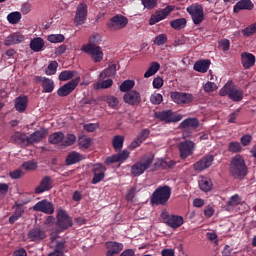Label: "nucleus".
Segmentation results:
<instances>
[{
  "instance_id": "nucleus-1",
  "label": "nucleus",
  "mask_w": 256,
  "mask_h": 256,
  "mask_svg": "<svg viewBox=\"0 0 256 256\" xmlns=\"http://www.w3.org/2000/svg\"><path fill=\"white\" fill-rule=\"evenodd\" d=\"M247 173H249V171L243 156L237 154L232 157L230 161V174L232 177H234V179H239V181H243V179L247 177Z\"/></svg>"
},
{
  "instance_id": "nucleus-37",
  "label": "nucleus",
  "mask_w": 256,
  "mask_h": 256,
  "mask_svg": "<svg viewBox=\"0 0 256 256\" xmlns=\"http://www.w3.org/2000/svg\"><path fill=\"white\" fill-rule=\"evenodd\" d=\"M63 139H65V134L63 132H56L49 136L48 141L52 145H63Z\"/></svg>"
},
{
  "instance_id": "nucleus-33",
  "label": "nucleus",
  "mask_w": 256,
  "mask_h": 256,
  "mask_svg": "<svg viewBox=\"0 0 256 256\" xmlns=\"http://www.w3.org/2000/svg\"><path fill=\"white\" fill-rule=\"evenodd\" d=\"M209 65H211V60H200L194 64V71L198 73H207L209 71Z\"/></svg>"
},
{
  "instance_id": "nucleus-54",
  "label": "nucleus",
  "mask_w": 256,
  "mask_h": 256,
  "mask_svg": "<svg viewBox=\"0 0 256 256\" xmlns=\"http://www.w3.org/2000/svg\"><path fill=\"white\" fill-rule=\"evenodd\" d=\"M22 167L26 170V171H35V169H37V162H33V161H26L22 164Z\"/></svg>"
},
{
  "instance_id": "nucleus-42",
  "label": "nucleus",
  "mask_w": 256,
  "mask_h": 256,
  "mask_svg": "<svg viewBox=\"0 0 256 256\" xmlns=\"http://www.w3.org/2000/svg\"><path fill=\"white\" fill-rule=\"evenodd\" d=\"M47 41H49V43H63L65 36L63 34H50L47 36Z\"/></svg>"
},
{
  "instance_id": "nucleus-5",
  "label": "nucleus",
  "mask_w": 256,
  "mask_h": 256,
  "mask_svg": "<svg viewBox=\"0 0 256 256\" xmlns=\"http://www.w3.org/2000/svg\"><path fill=\"white\" fill-rule=\"evenodd\" d=\"M154 117L155 119H158V121L166 124L179 123V121L183 119V115L178 114L173 110L155 112Z\"/></svg>"
},
{
  "instance_id": "nucleus-49",
  "label": "nucleus",
  "mask_w": 256,
  "mask_h": 256,
  "mask_svg": "<svg viewBox=\"0 0 256 256\" xmlns=\"http://www.w3.org/2000/svg\"><path fill=\"white\" fill-rule=\"evenodd\" d=\"M167 35L166 34H160L157 35L154 39V45H157L158 47H161V45H165L167 43Z\"/></svg>"
},
{
  "instance_id": "nucleus-40",
  "label": "nucleus",
  "mask_w": 256,
  "mask_h": 256,
  "mask_svg": "<svg viewBox=\"0 0 256 256\" xmlns=\"http://www.w3.org/2000/svg\"><path fill=\"white\" fill-rule=\"evenodd\" d=\"M133 87H135V81L133 80H126L124 81L120 86H119V90L122 93H129V91H131V89H133Z\"/></svg>"
},
{
  "instance_id": "nucleus-50",
  "label": "nucleus",
  "mask_w": 256,
  "mask_h": 256,
  "mask_svg": "<svg viewBox=\"0 0 256 256\" xmlns=\"http://www.w3.org/2000/svg\"><path fill=\"white\" fill-rule=\"evenodd\" d=\"M150 102L152 105H161L163 102V95L160 93H155L150 96Z\"/></svg>"
},
{
  "instance_id": "nucleus-24",
  "label": "nucleus",
  "mask_w": 256,
  "mask_h": 256,
  "mask_svg": "<svg viewBox=\"0 0 256 256\" xmlns=\"http://www.w3.org/2000/svg\"><path fill=\"white\" fill-rule=\"evenodd\" d=\"M129 159V151L123 150L122 152L109 156L105 160V165H111L113 163H119L120 161H126Z\"/></svg>"
},
{
  "instance_id": "nucleus-41",
  "label": "nucleus",
  "mask_w": 256,
  "mask_h": 256,
  "mask_svg": "<svg viewBox=\"0 0 256 256\" xmlns=\"http://www.w3.org/2000/svg\"><path fill=\"white\" fill-rule=\"evenodd\" d=\"M228 151H230V153H241L243 151V146H241V143L233 141L229 143Z\"/></svg>"
},
{
  "instance_id": "nucleus-22",
  "label": "nucleus",
  "mask_w": 256,
  "mask_h": 256,
  "mask_svg": "<svg viewBox=\"0 0 256 256\" xmlns=\"http://www.w3.org/2000/svg\"><path fill=\"white\" fill-rule=\"evenodd\" d=\"M255 5L251 0H240L233 7V13H239V11H253Z\"/></svg>"
},
{
  "instance_id": "nucleus-35",
  "label": "nucleus",
  "mask_w": 256,
  "mask_h": 256,
  "mask_svg": "<svg viewBox=\"0 0 256 256\" xmlns=\"http://www.w3.org/2000/svg\"><path fill=\"white\" fill-rule=\"evenodd\" d=\"M117 73V64L110 65L107 69L101 72L99 75V81L107 79V77H113Z\"/></svg>"
},
{
  "instance_id": "nucleus-25",
  "label": "nucleus",
  "mask_w": 256,
  "mask_h": 256,
  "mask_svg": "<svg viewBox=\"0 0 256 256\" xmlns=\"http://www.w3.org/2000/svg\"><path fill=\"white\" fill-rule=\"evenodd\" d=\"M14 105L18 113H25L27 105H29V98L25 95H20L14 100Z\"/></svg>"
},
{
  "instance_id": "nucleus-6",
  "label": "nucleus",
  "mask_w": 256,
  "mask_h": 256,
  "mask_svg": "<svg viewBox=\"0 0 256 256\" xmlns=\"http://www.w3.org/2000/svg\"><path fill=\"white\" fill-rule=\"evenodd\" d=\"M129 23V19L127 17L116 14L113 16L106 24V28L108 31H121V29H125Z\"/></svg>"
},
{
  "instance_id": "nucleus-51",
  "label": "nucleus",
  "mask_w": 256,
  "mask_h": 256,
  "mask_svg": "<svg viewBox=\"0 0 256 256\" xmlns=\"http://www.w3.org/2000/svg\"><path fill=\"white\" fill-rule=\"evenodd\" d=\"M78 143L83 149H89V147H91V138L80 137Z\"/></svg>"
},
{
  "instance_id": "nucleus-55",
  "label": "nucleus",
  "mask_w": 256,
  "mask_h": 256,
  "mask_svg": "<svg viewBox=\"0 0 256 256\" xmlns=\"http://www.w3.org/2000/svg\"><path fill=\"white\" fill-rule=\"evenodd\" d=\"M23 175H25V172H23V170H21V169H16V170L9 172V177L11 179H21V177H23Z\"/></svg>"
},
{
  "instance_id": "nucleus-2",
  "label": "nucleus",
  "mask_w": 256,
  "mask_h": 256,
  "mask_svg": "<svg viewBox=\"0 0 256 256\" xmlns=\"http://www.w3.org/2000/svg\"><path fill=\"white\" fill-rule=\"evenodd\" d=\"M169 199H171V187L167 185L159 186L152 193L150 203L151 205H162V207H165L169 203Z\"/></svg>"
},
{
  "instance_id": "nucleus-58",
  "label": "nucleus",
  "mask_w": 256,
  "mask_h": 256,
  "mask_svg": "<svg viewBox=\"0 0 256 256\" xmlns=\"http://www.w3.org/2000/svg\"><path fill=\"white\" fill-rule=\"evenodd\" d=\"M142 4L146 9H155L157 0H142Z\"/></svg>"
},
{
  "instance_id": "nucleus-7",
  "label": "nucleus",
  "mask_w": 256,
  "mask_h": 256,
  "mask_svg": "<svg viewBox=\"0 0 256 256\" xmlns=\"http://www.w3.org/2000/svg\"><path fill=\"white\" fill-rule=\"evenodd\" d=\"M82 51L90 55L94 63H101L103 61V51L101 48L94 44H85L82 47Z\"/></svg>"
},
{
  "instance_id": "nucleus-10",
  "label": "nucleus",
  "mask_w": 256,
  "mask_h": 256,
  "mask_svg": "<svg viewBox=\"0 0 256 256\" xmlns=\"http://www.w3.org/2000/svg\"><path fill=\"white\" fill-rule=\"evenodd\" d=\"M213 161H215L213 154L205 155L193 164V169L198 172L205 171V169H209L213 165Z\"/></svg>"
},
{
  "instance_id": "nucleus-32",
  "label": "nucleus",
  "mask_w": 256,
  "mask_h": 256,
  "mask_svg": "<svg viewBox=\"0 0 256 256\" xmlns=\"http://www.w3.org/2000/svg\"><path fill=\"white\" fill-rule=\"evenodd\" d=\"M198 185L201 189V191H204V193H209L211 189H213V182L210 178L207 177H201L198 181Z\"/></svg>"
},
{
  "instance_id": "nucleus-27",
  "label": "nucleus",
  "mask_w": 256,
  "mask_h": 256,
  "mask_svg": "<svg viewBox=\"0 0 256 256\" xmlns=\"http://www.w3.org/2000/svg\"><path fill=\"white\" fill-rule=\"evenodd\" d=\"M255 61H256L255 55L249 52H244L241 54V62L244 69H251V67L255 65Z\"/></svg>"
},
{
  "instance_id": "nucleus-16",
  "label": "nucleus",
  "mask_w": 256,
  "mask_h": 256,
  "mask_svg": "<svg viewBox=\"0 0 256 256\" xmlns=\"http://www.w3.org/2000/svg\"><path fill=\"white\" fill-rule=\"evenodd\" d=\"M27 238L33 243H41V241L47 238V234L43 229L35 227L28 232Z\"/></svg>"
},
{
  "instance_id": "nucleus-59",
  "label": "nucleus",
  "mask_w": 256,
  "mask_h": 256,
  "mask_svg": "<svg viewBox=\"0 0 256 256\" xmlns=\"http://www.w3.org/2000/svg\"><path fill=\"white\" fill-rule=\"evenodd\" d=\"M252 137L249 134L243 135L240 138V143L244 146L247 147L248 145H251Z\"/></svg>"
},
{
  "instance_id": "nucleus-63",
  "label": "nucleus",
  "mask_w": 256,
  "mask_h": 256,
  "mask_svg": "<svg viewBox=\"0 0 256 256\" xmlns=\"http://www.w3.org/2000/svg\"><path fill=\"white\" fill-rule=\"evenodd\" d=\"M160 167H162V169H165V167H167V165L165 164V160H157L154 163V167L150 171H157V169H160Z\"/></svg>"
},
{
  "instance_id": "nucleus-38",
  "label": "nucleus",
  "mask_w": 256,
  "mask_h": 256,
  "mask_svg": "<svg viewBox=\"0 0 256 256\" xmlns=\"http://www.w3.org/2000/svg\"><path fill=\"white\" fill-rule=\"evenodd\" d=\"M161 69V64L159 62H152L148 68V70L144 73L145 79H149V77H153L157 71Z\"/></svg>"
},
{
  "instance_id": "nucleus-48",
  "label": "nucleus",
  "mask_w": 256,
  "mask_h": 256,
  "mask_svg": "<svg viewBox=\"0 0 256 256\" xmlns=\"http://www.w3.org/2000/svg\"><path fill=\"white\" fill-rule=\"evenodd\" d=\"M239 204H241V196L235 194L228 200L227 207H237Z\"/></svg>"
},
{
  "instance_id": "nucleus-60",
  "label": "nucleus",
  "mask_w": 256,
  "mask_h": 256,
  "mask_svg": "<svg viewBox=\"0 0 256 256\" xmlns=\"http://www.w3.org/2000/svg\"><path fill=\"white\" fill-rule=\"evenodd\" d=\"M77 141V137L74 134H68L65 140V147L73 145Z\"/></svg>"
},
{
  "instance_id": "nucleus-8",
  "label": "nucleus",
  "mask_w": 256,
  "mask_h": 256,
  "mask_svg": "<svg viewBox=\"0 0 256 256\" xmlns=\"http://www.w3.org/2000/svg\"><path fill=\"white\" fill-rule=\"evenodd\" d=\"M187 13L191 15L194 25H201V22L205 21V12L201 5H192L188 7Z\"/></svg>"
},
{
  "instance_id": "nucleus-62",
  "label": "nucleus",
  "mask_w": 256,
  "mask_h": 256,
  "mask_svg": "<svg viewBox=\"0 0 256 256\" xmlns=\"http://www.w3.org/2000/svg\"><path fill=\"white\" fill-rule=\"evenodd\" d=\"M99 43H101V36L99 34L90 36L88 45H97Z\"/></svg>"
},
{
  "instance_id": "nucleus-34",
  "label": "nucleus",
  "mask_w": 256,
  "mask_h": 256,
  "mask_svg": "<svg viewBox=\"0 0 256 256\" xmlns=\"http://www.w3.org/2000/svg\"><path fill=\"white\" fill-rule=\"evenodd\" d=\"M80 82H81L80 77H76V78L68 81L65 84V96L67 97V95H70V93H73V91H75V89H77V85H79Z\"/></svg>"
},
{
  "instance_id": "nucleus-4",
  "label": "nucleus",
  "mask_w": 256,
  "mask_h": 256,
  "mask_svg": "<svg viewBox=\"0 0 256 256\" xmlns=\"http://www.w3.org/2000/svg\"><path fill=\"white\" fill-rule=\"evenodd\" d=\"M154 156H143L138 162L131 166L133 177H141L143 173L153 165Z\"/></svg>"
},
{
  "instance_id": "nucleus-36",
  "label": "nucleus",
  "mask_w": 256,
  "mask_h": 256,
  "mask_svg": "<svg viewBox=\"0 0 256 256\" xmlns=\"http://www.w3.org/2000/svg\"><path fill=\"white\" fill-rule=\"evenodd\" d=\"M124 143H125V136L115 135L112 139V146L114 151H116V153H119V151L123 149Z\"/></svg>"
},
{
  "instance_id": "nucleus-52",
  "label": "nucleus",
  "mask_w": 256,
  "mask_h": 256,
  "mask_svg": "<svg viewBox=\"0 0 256 256\" xmlns=\"http://www.w3.org/2000/svg\"><path fill=\"white\" fill-rule=\"evenodd\" d=\"M151 131L149 129H143L136 138H138L139 141H141L142 143H144V141H147V139H149V135H150Z\"/></svg>"
},
{
  "instance_id": "nucleus-23",
  "label": "nucleus",
  "mask_w": 256,
  "mask_h": 256,
  "mask_svg": "<svg viewBox=\"0 0 256 256\" xmlns=\"http://www.w3.org/2000/svg\"><path fill=\"white\" fill-rule=\"evenodd\" d=\"M23 41H25V36L20 32H16L5 39L4 45L6 47H11V45H19V43H23Z\"/></svg>"
},
{
  "instance_id": "nucleus-17",
  "label": "nucleus",
  "mask_w": 256,
  "mask_h": 256,
  "mask_svg": "<svg viewBox=\"0 0 256 256\" xmlns=\"http://www.w3.org/2000/svg\"><path fill=\"white\" fill-rule=\"evenodd\" d=\"M33 210L40 211L41 213H46V215H53V213H55V207L53 206V203L47 200H41L37 202L33 206Z\"/></svg>"
},
{
  "instance_id": "nucleus-12",
  "label": "nucleus",
  "mask_w": 256,
  "mask_h": 256,
  "mask_svg": "<svg viewBox=\"0 0 256 256\" xmlns=\"http://www.w3.org/2000/svg\"><path fill=\"white\" fill-rule=\"evenodd\" d=\"M34 83L41 85L43 93H53V90L55 89V82L47 77L36 76L34 78Z\"/></svg>"
},
{
  "instance_id": "nucleus-44",
  "label": "nucleus",
  "mask_w": 256,
  "mask_h": 256,
  "mask_svg": "<svg viewBox=\"0 0 256 256\" xmlns=\"http://www.w3.org/2000/svg\"><path fill=\"white\" fill-rule=\"evenodd\" d=\"M58 67H59V63H57V61H51L45 69V74L46 75H55V73H57Z\"/></svg>"
},
{
  "instance_id": "nucleus-61",
  "label": "nucleus",
  "mask_w": 256,
  "mask_h": 256,
  "mask_svg": "<svg viewBox=\"0 0 256 256\" xmlns=\"http://www.w3.org/2000/svg\"><path fill=\"white\" fill-rule=\"evenodd\" d=\"M136 193H137V188L136 187H131L126 193L127 201H133V199L135 198Z\"/></svg>"
},
{
  "instance_id": "nucleus-15",
  "label": "nucleus",
  "mask_w": 256,
  "mask_h": 256,
  "mask_svg": "<svg viewBox=\"0 0 256 256\" xmlns=\"http://www.w3.org/2000/svg\"><path fill=\"white\" fill-rule=\"evenodd\" d=\"M163 219H164V223H166L168 227H171V229H179V227H181V225L185 223L183 216H179V215L166 214L163 217Z\"/></svg>"
},
{
  "instance_id": "nucleus-43",
  "label": "nucleus",
  "mask_w": 256,
  "mask_h": 256,
  "mask_svg": "<svg viewBox=\"0 0 256 256\" xmlns=\"http://www.w3.org/2000/svg\"><path fill=\"white\" fill-rule=\"evenodd\" d=\"M244 37H251L256 33V22L241 30Z\"/></svg>"
},
{
  "instance_id": "nucleus-31",
  "label": "nucleus",
  "mask_w": 256,
  "mask_h": 256,
  "mask_svg": "<svg viewBox=\"0 0 256 256\" xmlns=\"http://www.w3.org/2000/svg\"><path fill=\"white\" fill-rule=\"evenodd\" d=\"M199 127V119L187 118L179 124V129H197Z\"/></svg>"
},
{
  "instance_id": "nucleus-18",
  "label": "nucleus",
  "mask_w": 256,
  "mask_h": 256,
  "mask_svg": "<svg viewBox=\"0 0 256 256\" xmlns=\"http://www.w3.org/2000/svg\"><path fill=\"white\" fill-rule=\"evenodd\" d=\"M53 189V178L51 176H45L42 178L40 184L35 188L36 195H41L46 191H51Z\"/></svg>"
},
{
  "instance_id": "nucleus-29",
  "label": "nucleus",
  "mask_w": 256,
  "mask_h": 256,
  "mask_svg": "<svg viewBox=\"0 0 256 256\" xmlns=\"http://www.w3.org/2000/svg\"><path fill=\"white\" fill-rule=\"evenodd\" d=\"M48 133L49 131L47 129L35 131L30 135V145H33V143H41V141L47 137Z\"/></svg>"
},
{
  "instance_id": "nucleus-3",
  "label": "nucleus",
  "mask_w": 256,
  "mask_h": 256,
  "mask_svg": "<svg viewBox=\"0 0 256 256\" xmlns=\"http://www.w3.org/2000/svg\"><path fill=\"white\" fill-rule=\"evenodd\" d=\"M220 97H228L231 101L239 103V101H243V90L237 88V86L233 85V83H226L223 88L219 91Z\"/></svg>"
},
{
  "instance_id": "nucleus-28",
  "label": "nucleus",
  "mask_w": 256,
  "mask_h": 256,
  "mask_svg": "<svg viewBox=\"0 0 256 256\" xmlns=\"http://www.w3.org/2000/svg\"><path fill=\"white\" fill-rule=\"evenodd\" d=\"M85 159V156L77 151L70 152L65 160L66 165H75L77 163H80V161H83Z\"/></svg>"
},
{
  "instance_id": "nucleus-64",
  "label": "nucleus",
  "mask_w": 256,
  "mask_h": 256,
  "mask_svg": "<svg viewBox=\"0 0 256 256\" xmlns=\"http://www.w3.org/2000/svg\"><path fill=\"white\" fill-rule=\"evenodd\" d=\"M220 47H222V51H229L231 47V42L228 39H223L219 42Z\"/></svg>"
},
{
  "instance_id": "nucleus-14",
  "label": "nucleus",
  "mask_w": 256,
  "mask_h": 256,
  "mask_svg": "<svg viewBox=\"0 0 256 256\" xmlns=\"http://www.w3.org/2000/svg\"><path fill=\"white\" fill-rule=\"evenodd\" d=\"M170 97L177 105H187V103L193 101V94L189 93L172 92Z\"/></svg>"
},
{
  "instance_id": "nucleus-39",
  "label": "nucleus",
  "mask_w": 256,
  "mask_h": 256,
  "mask_svg": "<svg viewBox=\"0 0 256 256\" xmlns=\"http://www.w3.org/2000/svg\"><path fill=\"white\" fill-rule=\"evenodd\" d=\"M186 25L187 20L185 18H178L170 22V27H172V29H176L177 31L185 29Z\"/></svg>"
},
{
  "instance_id": "nucleus-30",
  "label": "nucleus",
  "mask_w": 256,
  "mask_h": 256,
  "mask_svg": "<svg viewBox=\"0 0 256 256\" xmlns=\"http://www.w3.org/2000/svg\"><path fill=\"white\" fill-rule=\"evenodd\" d=\"M45 47V40L41 37L33 38L30 41V49L31 51H34V53H39V51H43V48Z\"/></svg>"
},
{
  "instance_id": "nucleus-46",
  "label": "nucleus",
  "mask_w": 256,
  "mask_h": 256,
  "mask_svg": "<svg viewBox=\"0 0 256 256\" xmlns=\"http://www.w3.org/2000/svg\"><path fill=\"white\" fill-rule=\"evenodd\" d=\"M63 249H65V242H60L56 245L55 250L49 253L48 256H65Z\"/></svg>"
},
{
  "instance_id": "nucleus-11",
  "label": "nucleus",
  "mask_w": 256,
  "mask_h": 256,
  "mask_svg": "<svg viewBox=\"0 0 256 256\" xmlns=\"http://www.w3.org/2000/svg\"><path fill=\"white\" fill-rule=\"evenodd\" d=\"M107 168L101 164H94L92 166L93 178L91 180L92 185H97V183H101L105 179V172Z\"/></svg>"
},
{
  "instance_id": "nucleus-13",
  "label": "nucleus",
  "mask_w": 256,
  "mask_h": 256,
  "mask_svg": "<svg viewBox=\"0 0 256 256\" xmlns=\"http://www.w3.org/2000/svg\"><path fill=\"white\" fill-rule=\"evenodd\" d=\"M178 149L180 151L181 159H187L190 155H193V151L195 149V142L193 141H183L179 144Z\"/></svg>"
},
{
  "instance_id": "nucleus-21",
  "label": "nucleus",
  "mask_w": 256,
  "mask_h": 256,
  "mask_svg": "<svg viewBox=\"0 0 256 256\" xmlns=\"http://www.w3.org/2000/svg\"><path fill=\"white\" fill-rule=\"evenodd\" d=\"M107 249L106 256L119 255L123 251V244L119 242L108 241L105 243Z\"/></svg>"
},
{
  "instance_id": "nucleus-53",
  "label": "nucleus",
  "mask_w": 256,
  "mask_h": 256,
  "mask_svg": "<svg viewBox=\"0 0 256 256\" xmlns=\"http://www.w3.org/2000/svg\"><path fill=\"white\" fill-rule=\"evenodd\" d=\"M17 139L21 142L22 145H26V147H29L31 145V138L30 136H26L25 134H18Z\"/></svg>"
},
{
  "instance_id": "nucleus-20",
  "label": "nucleus",
  "mask_w": 256,
  "mask_h": 256,
  "mask_svg": "<svg viewBox=\"0 0 256 256\" xmlns=\"http://www.w3.org/2000/svg\"><path fill=\"white\" fill-rule=\"evenodd\" d=\"M123 100L128 105H139L141 103V94L137 90H131L124 94Z\"/></svg>"
},
{
  "instance_id": "nucleus-57",
  "label": "nucleus",
  "mask_w": 256,
  "mask_h": 256,
  "mask_svg": "<svg viewBox=\"0 0 256 256\" xmlns=\"http://www.w3.org/2000/svg\"><path fill=\"white\" fill-rule=\"evenodd\" d=\"M204 91L206 93H213V91H217V84H215V82H207L204 85Z\"/></svg>"
},
{
  "instance_id": "nucleus-56",
  "label": "nucleus",
  "mask_w": 256,
  "mask_h": 256,
  "mask_svg": "<svg viewBox=\"0 0 256 256\" xmlns=\"http://www.w3.org/2000/svg\"><path fill=\"white\" fill-rule=\"evenodd\" d=\"M84 131H87L88 133H94V131H97L99 129V124L97 123H89L85 124L83 126Z\"/></svg>"
},
{
  "instance_id": "nucleus-19",
  "label": "nucleus",
  "mask_w": 256,
  "mask_h": 256,
  "mask_svg": "<svg viewBox=\"0 0 256 256\" xmlns=\"http://www.w3.org/2000/svg\"><path fill=\"white\" fill-rule=\"evenodd\" d=\"M87 21V4L80 3L76 9L74 23L75 25H83Z\"/></svg>"
},
{
  "instance_id": "nucleus-45",
  "label": "nucleus",
  "mask_w": 256,
  "mask_h": 256,
  "mask_svg": "<svg viewBox=\"0 0 256 256\" xmlns=\"http://www.w3.org/2000/svg\"><path fill=\"white\" fill-rule=\"evenodd\" d=\"M7 19L11 23V25H17V23L21 21V13L11 12L10 14H8Z\"/></svg>"
},
{
  "instance_id": "nucleus-9",
  "label": "nucleus",
  "mask_w": 256,
  "mask_h": 256,
  "mask_svg": "<svg viewBox=\"0 0 256 256\" xmlns=\"http://www.w3.org/2000/svg\"><path fill=\"white\" fill-rule=\"evenodd\" d=\"M175 10L174 5H168L164 9L157 11L154 15L151 16L149 20V25H156L159 21H163V19H167V16Z\"/></svg>"
},
{
  "instance_id": "nucleus-26",
  "label": "nucleus",
  "mask_w": 256,
  "mask_h": 256,
  "mask_svg": "<svg viewBox=\"0 0 256 256\" xmlns=\"http://www.w3.org/2000/svg\"><path fill=\"white\" fill-rule=\"evenodd\" d=\"M56 219L55 231L57 235H59V233L65 231V210L59 209L57 211Z\"/></svg>"
},
{
  "instance_id": "nucleus-47",
  "label": "nucleus",
  "mask_w": 256,
  "mask_h": 256,
  "mask_svg": "<svg viewBox=\"0 0 256 256\" xmlns=\"http://www.w3.org/2000/svg\"><path fill=\"white\" fill-rule=\"evenodd\" d=\"M106 103L110 109H117L119 107V99L115 96H107Z\"/></svg>"
}]
</instances>
